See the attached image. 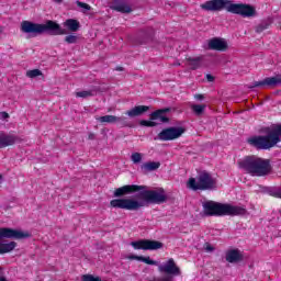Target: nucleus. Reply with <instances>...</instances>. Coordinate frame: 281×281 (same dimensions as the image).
Masks as SVG:
<instances>
[{
	"instance_id": "34",
	"label": "nucleus",
	"mask_w": 281,
	"mask_h": 281,
	"mask_svg": "<svg viewBox=\"0 0 281 281\" xmlns=\"http://www.w3.org/2000/svg\"><path fill=\"white\" fill-rule=\"evenodd\" d=\"M140 126L153 127V126H157V123L154 122V121H146V120H143V121H140Z\"/></svg>"
},
{
	"instance_id": "7",
	"label": "nucleus",
	"mask_w": 281,
	"mask_h": 281,
	"mask_svg": "<svg viewBox=\"0 0 281 281\" xmlns=\"http://www.w3.org/2000/svg\"><path fill=\"white\" fill-rule=\"evenodd\" d=\"M187 188L190 190H216V179L212 177L207 171L199 173L196 180L190 178L187 182Z\"/></svg>"
},
{
	"instance_id": "25",
	"label": "nucleus",
	"mask_w": 281,
	"mask_h": 281,
	"mask_svg": "<svg viewBox=\"0 0 281 281\" xmlns=\"http://www.w3.org/2000/svg\"><path fill=\"white\" fill-rule=\"evenodd\" d=\"M202 64H203V58L202 57L189 58L187 60V66L190 67L193 70L199 69Z\"/></svg>"
},
{
	"instance_id": "3",
	"label": "nucleus",
	"mask_w": 281,
	"mask_h": 281,
	"mask_svg": "<svg viewBox=\"0 0 281 281\" xmlns=\"http://www.w3.org/2000/svg\"><path fill=\"white\" fill-rule=\"evenodd\" d=\"M238 166L250 177H267V175H271V160L255 155L239 160Z\"/></svg>"
},
{
	"instance_id": "42",
	"label": "nucleus",
	"mask_w": 281,
	"mask_h": 281,
	"mask_svg": "<svg viewBox=\"0 0 281 281\" xmlns=\"http://www.w3.org/2000/svg\"><path fill=\"white\" fill-rule=\"evenodd\" d=\"M0 34H3V27L0 26Z\"/></svg>"
},
{
	"instance_id": "39",
	"label": "nucleus",
	"mask_w": 281,
	"mask_h": 281,
	"mask_svg": "<svg viewBox=\"0 0 281 281\" xmlns=\"http://www.w3.org/2000/svg\"><path fill=\"white\" fill-rule=\"evenodd\" d=\"M195 100H204L205 97H203V94H195L194 95Z\"/></svg>"
},
{
	"instance_id": "16",
	"label": "nucleus",
	"mask_w": 281,
	"mask_h": 281,
	"mask_svg": "<svg viewBox=\"0 0 281 281\" xmlns=\"http://www.w3.org/2000/svg\"><path fill=\"white\" fill-rule=\"evenodd\" d=\"M226 261L231 262V265H236V262H240L243 260V254L238 249H229L226 251Z\"/></svg>"
},
{
	"instance_id": "8",
	"label": "nucleus",
	"mask_w": 281,
	"mask_h": 281,
	"mask_svg": "<svg viewBox=\"0 0 281 281\" xmlns=\"http://www.w3.org/2000/svg\"><path fill=\"white\" fill-rule=\"evenodd\" d=\"M158 271L160 273H168L167 277H164L160 281H172L175 277L181 276V268L177 266V262H175V259L170 258L168 261H166L162 265L158 266Z\"/></svg>"
},
{
	"instance_id": "17",
	"label": "nucleus",
	"mask_w": 281,
	"mask_h": 281,
	"mask_svg": "<svg viewBox=\"0 0 281 281\" xmlns=\"http://www.w3.org/2000/svg\"><path fill=\"white\" fill-rule=\"evenodd\" d=\"M0 236H4L7 238H23L27 236V234H23L19 231H12V228L0 227Z\"/></svg>"
},
{
	"instance_id": "22",
	"label": "nucleus",
	"mask_w": 281,
	"mask_h": 281,
	"mask_svg": "<svg viewBox=\"0 0 281 281\" xmlns=\"http://www.w3.org/2000/svg\"><path fill=\"white\" fill-rule=\"evenodd\" d=\"M127 260H138L139 262H145V265H159L157 261L150 259V257L137 256V255H127L125 257Z\"/></svg>"
},
{
	"instance_id": "1",
	"label": "nucleus",
	"mask_w": 281,
	"mask_h": 281,
	"mask_svg": "<svg viewBox=\"0 0 281 281\" xmlns=\"http://www.w3.org/2000/svg\"><path fill=\"white\" fill-rule=\"evenodd\" d=\"M166 201H168V195H166L164 189L146 190L145 188L139 191V194L136 198L114 199L111 200L110 205L117 210L137 212L138 210H142V207L149 205V203L161 205V203H166Z\"/></svg>"
},
{
	"instance_id": "19",
	"label": "nucleus",
	"mask_w": 281,
	"mask_h": 281,
	"mask_svg": "<svg viewBox=\"0 0 281 281\" xmlns=\"http://www.w3.org/2000/svg\"><path fill=\"white\" fill-rule=\"evenodd\" d=\"M150 108L148 105H138L134 106L132 110H128L125 112L128 117H139V115H144L146 111H148Z\"/></svg>"
},
{
	"instance_id": "43",
	"label": "nucleus",
	"mask_w": 281,
	"mask_h": 281,
	"mask_svg": "<svg viewBox=\"0 0 281 281\" xmlns=\"http://www.w3.org/2000/svg\"><path fill=\"white\" fill-rule=\"evenodd\" d=\"M123 126H131V124H128V123H123Z\"/></svg>"
},
{
	"instance_id": "38",
	"label": "nucleus",
	"mask_w": 281,
	"mask_h": 281,
	"mask_svg": "<svg viewBox=\"0 0 281 281\" xmlns=\"http://www.w3.org/2000/svg\"><path fill=\"white\" fill-rule=\"evenodd\" d=\"M206 79L209 82H214V77L212 75H206Z\"/></svg>"
},
{
	"instance_id": "13",
	"label": "nucleus",
	"mask_w": 281,
	"mask_h": 281,
	"mask_svg": "<svg viewBox=\"0 0 281 281\" xmlns=\"http://www.w3.org/2000/svg\"><path fill=\"white\" fill-rule=\"evenodd\" d=\"M140 190H146V186L127 184L117 188L114 191V196H124V194H133V192H139Z\"/></svg>"
},
{
	"instance_id": "20",
	"label": "nucleus",
	"mask_w": 281,
	"mask_h": 281,
	"mask_svg": "<svg viewBox=\"0 0 281 281\" xmlns=\"http://www.w3.org/2000/svg\"><path fill=\"white\" fill-rule=\"evenodd\" d=\"M98 122L101 124H116V122H124L123 116H115V115H104L97 117Z\"/></svg>"
},
{
	"instance_id": "21",
	"label": "nucleus",
	"mask_w": 281,
	"mask_h": 281,
	"mask_svg": "<svg viewBox=\"0 0 281 281\" xmlns=\"http://www.w3.org/2000/svg\"><path fill=\"white\" fill-rule=\"evenodd\" d=\"M159 168H161V162L159 161H147L140 166L143 172H153L159 170Z\"/></svg>"
},
{
	"instance_id": "27",
	"label": "nucleus",
	"mask_w": 281,
	"mask_h": 281,
	"mask_svg": "<svg viewBox=\"0 0 281 281\" xmlns=\"http://www.w3.org/2000/svg\"><path fill=\"white\" fill-rule=\"evenodd\" d=\"M144 159V154H142V153H137V151H135V153H133L132 155H131V161L135 165V166H137V164H142V160Z\"/></svg>"
},
{
	"instance_id": "33",
	"label": "nucleus",
	"mask_w": 281,
	"mask_h": 281,
	"mask_svg": "<svg viewBox=\"0 0 281 281\" xmlns=\"http://www.w3.org/2000/svg\"><path fill=\"white\" fill-rule=\"evenodd\" d=\"M65 41L68 43V45H74V44L78 43V36L68 35L65 37Z\"/></svg>"
},
{
	"instance_id": "6",
	"label": "nucleus",
	"mask_w": 281,
	"mask_h": 281,
	"mask_svg": "<svg viewBox=\"0 0 281 281\" xmlns=\"http://www.w3.org/2000/svg\"><path fill=\"white\" fill-rule=\"evenodd\" d=\"M247 142L257 150H269L281 142V125L272 127L266 136H252Z\"/></svg>"
},
{
	"instance_id": "29",
	"label": "nucleus",
	"mask_w": 281,
	"mask_h": 281,
	"mask_svg": "<svg viewBox=\"0 0 281 281\" xmlns=\"http://www.w3.org/2000/svg\"><path fill=\"white\" fill-rule=\"evenodd\" d=\"M91 95H93V91L91 90H82L76 92V98H91Z\"/></svg>"
},
{
	"instance_id": "10",
	"label": "nucleus",
	"mask_w": 281,
	"mask_h": 281,
	"mask_svg": "<svg viewBox=\"0 0 281 281\" xmlns=\"http://www.w3.org/2000/svg\"><path fill=\"white\" fill-rule=\"evenodd\" d=\"M131 246L134 249H143L145 251H155L157 249H161V247H164V244L157 240L139 239L136 241H132Z\"/></svg>"
},
{
	"instance_id": "35",
	"label": "nucleus",
	"mask_w": 281,
	"mask_h": 281,
	"mask_svg": "<svg viewBox=\"0 0 281 281\" xmlns=\"http://www.w3.org/2000/svg\"><path fill=\"white\" fill-rule=\"evenodd\" d=\"M271 194H272V196H276L277 199H281V187L273 189Z\"/></svg>"
},
{
	"instance_id": "41",
	"label": "nucleus",
	"mask_w": 281,
	"mask_h": 281,
	"mask_svg": "<svg viewBox=\"0 0 281 281\" xmlns=\"http://www.w3.org/2000/svg\"><path fill=\"white\" fill-rule=\"evenodd\" d=\"M55 3H63V0H53Z\"/></svg>"
},
{
	"instance_id": "26",
	"label": "nucleus",
	"mask_w": 281,
	"mask_h": 281,
	"mask_svg": "<svg viewBox=\"0 0 281 281\" xmlns=\"http://www.w3.org/2000/svg\"><path fill=\"white\" fill-rule=\"evenodd\" d=\"M207 105L205 104H192L191 110L195 115H203Z\"/></svg>"
},
{
	"instance_id": "5",
	"label": "nucleus",
	"mask_w": 281,
	"mask_h": 281,
	"mask_svg": "<svg viewBox=\"0 0 281 281\" xmlns=\"http://www.w3.org/2000/svg\"><path fill=\"white\" fill-rule=\"evenodd\" d=\"M204 216H243L247 210L243 206L206 201L202 204Z\"/></svg>"
},
{
	"instance_id": "30",
	"label": "nucleus",
	"mask_w": 281,
	"mask_h": 281,
	"mask_svg": "<svg viewBox=\"0 0 281 281\" xmlns=\"http://www.w3.org/2000/svg\"><path fill=\"white\" fill-rule=\"evenodd\" d=\"M76 4L78 5V8H81V12L83 14H87V12H89L91 10V5H89L85 2L77 1Z\"/></svg>"
},
{
	"instance_id": "23",
	"label": "nucleus",
	"mask_w": 281,
	"mask_h": 281,
	"mask_svg": "<svg viewBox=\"0 0 281 281\" xmlns=\"http://www.w3.org/2000/svg\"><path fill=\"white\" fill-rule=\"evenodd\" d=\"M170 109H162V110H157L150 114V120H159V122H168V117L164 115V113H168Z\"/></svg>"
},
{
	"instance_id": "37",
	"label": "nucleus",
	"mask_w": 281,
	"mask_h": 281,
	"mask_svg": "<svg viewBox=\"0 0 281 281\" xmlns=\"http://www.w3.org/2000/svg\"><path fill=\"white\" fill-rule=\"evenodd\" d=\"M1 117H3V120H8V117H10V114H8L7 112H1Z\"/></svg>"
},
{
	"instance_id": "40",
	"label": "nucleus",
	"mask_w": 281,
	"mask_h": 281,
	"mask_svg": "<svg viewBox=\"0 0 281 281\" xmlns=\"http://www.w3.org/2000/svg\"><path fill=\"white\" fill-rule=\"evenodd\" d=\"M0 281H9L5 277L0 276Z\"/></svg>"
},
{
	"instance_id": "24",
	"label": "nucleus",
	"mask_w": 281,
	"mask_h": 281,
	"mask_svg": "<svg viewBox=\"0 0 281 281\" xmlns=\"http://www.w3.org/2000/svg\"><path fill=\"white\" fill-rule=\"evenodd\" d=\"M64 27H67L69 32H78V30H80V22H78V20L68 19L64 22Z\"/></svg>"
},
{
	"instance_id": "12",
	"label": "nucleus",
	"mask_w": 281,
	"mask_h": 281,
	"mask_svg": "<svg viewBox=\"0 0 281 281\" xmlns=\"http://www.w3.org/2000/svg\"><path fill=\"white\" fill-rule=\"evenodd\" d=\"M207 45L209 49H213L214 52H227V48L229 47L227 40L221 37L211 38Z\"/></svg>"
},
{
	"instance_id": "2",
	"label": "nucleus",
	"mask_w": 281,
	"mask_h": 281,
	"mask_svg": "<svg viewBox=\"0 0 281 281\" xmlns=\"http://www.w3.org/2000/svg\"><path fill=\"white\" fill-rule=\"evenodd\" d=\"M201 10L205 12H222L226 10L231 14H238L244 19L256 16V7L247 3H234L232 0H209L200 4Z\"/></svg>"
},
{
	"instance_id": "15",
	"label": "nucleus",
	"mask_w": 281,
	"mask_h": 281,
	"mask_svg": "<svg viewBox=\"0 0 281 281\" xmlns=\"http://www.w3.org/2000/svg\"><path fill=\"white\" fill-rule=\"evenodd\" d=\"M110 9L115 10V12H122L123 14H128L130 12H133L131 5H128V3H126V1L123 0L113 1L110 5Z\"/></svg>"
},
{
	"instance_id": "36",
	"label": "nucleus",
	"mask_w": 281,
	"mask_h": 281,
	"mask_svg": "<svg viewBox=\"0 0 281 281\" xmlns=\"http://www.w3.org/2000/svg\"><path fill=\"white\" fill-rule=\"evenodd\" d=\"M205 251L212 252L214 251V247L212 245H206Z\"/></svg>"
},
{
	"instance_id": "4",
	"label": "nucleus",
	"mask_w": 281,
	"mask_h": 281,
	"mask_svg": "<svg viewBox=\"0 0 281 281\" xmlns=\"http://www.w3.org/2000/svg\"><path fill=\"white\" fill-rule=\"evenodd\" d=\"M21 32L32 34V36H40L41 34H45V32H49L52 36H63L67 34V30L60 27V24L52 20L46 21L45 24L23 21L21 23Z\"/></svg>"
},
{
	"instance_id": "28",
	"label": "nucleus",
	"mask_w": 281,
	"mask_h": 281,
	"mask_svg": "<svg viewBox=\"0 0 281 281\" xmlns=\"http://www.w3.org/2000/svg\"><path fill=\"white\" fill-rule=\"evenodd\" d=\"M38 76H43V71L38 69L27 70L26 77L27 78H38Z\"/></svg>"
},
{
	"instance_id": "31",
	"label": "nucleus",
	"mask_w": 281,
	"mask_h": 281,
	"mask_svg": "<svg viewBox=\"0 0 281 281\" xmlns=\"http://www.w3.org/2000/svg\"><path fill=\"white\" fill-rule=\"evenodd\" d=\"M82 281H102V279L100 277H94L92 274H83L81 277Z\"/></svg>"
},
{
	"instance_id": "18",
	"label": "nucleus",
	"mask_w": 281,
	"mask_h": 281,
	"mask_svg": "<svg viewBox=\"0 0 281 281\" xmlns=\"http://www.w3.org/2000/svg\"><path fill=\"white\" fill-rule=\"evenodd\" d=\"M18 137L14 135H0V148H7V146H13V144H16Z\"/></svg>"
},
{
	"instance_id": "44",
	"label": "nucleus",
	"mask_w": 281,
	"mask_h": 281,
	"mask_svg": "<svg viewBox=\"0 0 281 281\" xmlns=\"http://www.w3.org/2000/svg\"><path fill=\"white\" fill-rule=\"evenodd\" d=\"M119 71H122V68H119Z\"/></svg>"
},
{
	"instance_id": "9",
	"label": "nucleus",
	"mask_w": 281,
	"mask_h": 281,
	"mask_svg": "<svg viewBox=\"0 0 281 281\" xmlns=\"http://www.w3.org/2000/svg\"><path fill=\"white\" fill-rule=\"evenodd\" d=\"M183 133H186V128L183 127H167L162 130L155 139H159L160 142H172L179 139Z\"/></svg>"
},
{
	"instance_id": "32",
	"label": "nucleus",
	"mask_w": 281,
	"mask_h": 281,
	"mask_svg": "<svg viewBox=\"0 0 281 281\" xmlns=\"http://www.w3.org/2000/svg\"><path fill=\"white\" fill-rule=\"evenodd\" d=\"M270 23L269 22H261L257 27H256V32L260 33V32H265V30L269 29Z\"/></svg>"
},
{
	"instance_id": "11",
	"label": "nucleus",
	"mask_w": 281,
	"mask_h": 281,
	"mask_svg": "<svg viewBox=\"0 0 281 281\" xmlns=\"http://www.w3.org/2000/svg\"><path fill=\"white\" fill-rule=\"evenodd\" d=\"M13 232H20L21 234H26L27 236L24 237H5V236H0V240L1 238H15L16 240H21L23 238H30V233L29 232H23L21 229H14L11 228ZM16 248V241H10V243H5V241H0V254H10V251H14V249Z\"/></svg>"
},
{
	"instance_id": "14",
	"label": "nucleus",
	"mask_w": 281,
	"mask_h": 281,
	"mask_svg": "<svg viewBox=\"0 0 281 281\" xmlns=\"http://www.w3.org/2000/svg\"><path fill=\"white\" fill-rule=\"evenodd\" d=\"M278 85H281L280 75L268 77L261 81H255L252 87H260L261 89H265V87H278Z\"/></svg>"
}]
</instances>
